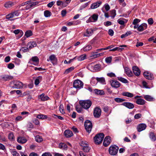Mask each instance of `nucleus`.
Listing matches in <instances>:
<instances>
[{"instance_id": "nucleus-60", "label": "nucleus", "mask_w": 156, "mask_h": 156, "mask_svg": "<svg viewBox=\"0 0 156 156\" xmlns=\"http://www.w3.org/2000/svg\"><path fill=\"white\" fill-rule=\"evenodd\" d=\"M9 140H12L14 139V135L13 133H10L9 135Z\"/></svg>"}, {"instance_id": "nucleus-37", "label": "nucleus", "mask_w": 156, "mask_h": 156, "mask_svg": "<svg viewBox=\"0 0 156 156\" xmlns=\"http://www.w3.org/2000/svg\"><path fill=\"white\" fill-rule=\"evenodd\" d=\"M118 79L123 83H128V81L126 79L121 77H118Z\"/></svg>"}, {"instance_id": "nucleus-54", "label": "nucleus", "mask_w": 156, "mask_h": 156, "mask_svg": "<svg viewBox=\"0 0 156 156\" xmlns=\"http://www.w3.org/2000/svg\"><path fill=\"white\" fill-rule=\"evenodd\" d=\"M89 2L85 3L84 4L82 5L80 7V9L81 10L87 7L89 5Z\"/></svg>"}, {"instance_id": "nucleus-7", "label": "nucleus", "mask_w": 156, "mask_h": 156, "mask_svg": "<svg viewBox=\"0 0 156 156\" xmlns=\"http://www.w3.org/2000/svg\"><path fill=\"white\" fill-rule=\"evenodd\" d=\"M93 114L95 118H99L101 114V109L98 107L95 108L94 110Z\"/></svg>"}, {"instance_id": "nucleus-62", "label": "nucleus", "mask_w": 156, "mask_h": 156, "mask_svg": "<svg viewBox=\"0 0 156 156\" xmlns=\"http://www.w3.org/2000/svg\"><path fill=\"white\" fill-rule=\"evenodd\" d=\"M104 6L106 11H108L110 9V7L108 4H105Z\"/></svg>"}, {"instance_id": "nucleus-13", "label": "nucleus", "mask_w": 156, "mask_h": 156, "mask_svg": "<svg viewBox=\"0 0 156 156\" xmlns=\"http://www.w3.org/2000/svg\"><path fill=\"white\" fill-rule=\"evenodd\" d=\"M144 75L145 77L149 80H152L154 78L153 75L148 72H144Z\"/></svg>"}, {"instance_id": "nucleus-24", "label": "nucleus", "mask_w": 156, "mask_h": 156, "mask_svg": "<svg viewBox=\"0 0 156 156\" xmlns=\"http://www.w3.org/2000/svg\"><path fill=\"white\" fill-rule=\"evenodd\" d=\"M65 136L67 137H69L72 136L73 134L72 132L69 130H66L64 133Z\"/></svg>"}, {"instance_id": "nucleus-41", "label": "nucleus", "mask_w": 156, "mask_h": 156, "mask_svg": "<svg viewBox=\"0 0 156 156\" xmlns=\"http://www.w3.org/2000/svg\"><path fill=\"white\" fill-rule=\"evenodd\" d=\"M98 52H92L91 55H92L90 56L91 58H96L98 56H100L102 53H99L97 54H94L98 53Z\"/></svg>"}, {"instance_id": "nucleus-8", "label": "nucleus", "mask_w": 156, "mask_h": 156, "mask_svg": "<svg viewBox=\"0 0 156 156\" xmlns=\"http://www.w3.org/2000/svg\"><path fill=\"white\" fill-rule=\"evenodd\" d=\"M20 14V12L18 11L13 12L6 16V18L9 20L15 16H18Z\"/></svg>"}, {"instance_id": "nucleus-30", "label": "nucleus", "mask_w": 156, "mask_h": 156, "mask_svg": "<svg viewBox=\"0 0 156 156\" xmlns=\"http://www.w3.org/2000/svg\"><path fill=\"white\" fill-rule=\"evenodd\" d=\"M96 80L97 81L101 83L102 84H105V80L104 77H97Z\"/></svg>"}, {"instance_id": "nucleus-29", "label": "nucleus", "mask_w": 156, "mask_h": 156, "mask_svg": "<svg viewBox=\"0 0 156 156\" xmlns=\"http://www.w3.org/2000/svg\"><path fill=\"white\" fill-rule=\"evenodd\" d=\"M145 101L141 98L137 99L136 101V103L139 105H143L145 104Z\"/></svg>"}, {"instance_id": "nucleus-39", "label": "nucleus", "mask_w": 156, "mask_h": 156, "mask_svg": "<svg viewBox=\"0 0 156 156\" xmlns=\"http://www.w3.org/2000/svg\"><path fill=\"white\" fill-rule=\"evenodd\" d=\"M144 98L149 101H152L154 100V98L151 96L148 95H146L144 96Z\"/></svg>"}, {"instance_id": "nucleus-3", "label": "nucleus", "mask_w": 156, "mask_h": 156, "mask_svg": "<svg viewBox=\"0 0 156 156\" xmlns=\"http://www.w3.org/2000/svg\"><path fill=\"white\" fill-rule=\"evenodd\" d=\"M119 147L115 145L111 146L109 149V154L112 155H116L118 151Z\"/></svg>"}, {"instance_id": "nucleus-17", "label": "nucleus", "mask_w": 156, "mask_h": 156, "mask_svg": "<svg viewBox=\"0 0 156 156\" xmlns=\"http://www.w3.org/2000/svg\"><path fill=\"white\" fill-rule=\"evenodd\" d=\"M147 126L145 124L141 123L139 124L137 127V130L138 132H140L146 128Z\"/></svg>"}, {"instance_id": "nucleus-31", "label": "nucleus", "mask_w": 156, "mask_h": 156, "mask_svg": "<svg viewBox=\"0 0 156 156\" xmlns=\"http://www.w3.org/2000/svg\"><path fill=\"white\" fill-rule=\"evenodd\" d=\"M36 117L37 119H41L42 120L48 118L47 115L42 114L38 115Z\"/></svg>"}, {"instance_id": "nucleus-55", "label": "nucleus", "mask_w": 156, "mask_h": 156, "mask_svg": "<svg viewBox=\"0 0 156 156\" xmlns=\"http://www.w3.org/2000/svg\"><path fill=\"white\" fill-rule=\"evenodd\" d=\"M15 66L12 63H9L8 65V68L10 69H12L14 68Z\"/></svg>"}, {"instance_id": "nucleus-9", "label": "nucleus", "mask_w": 156, "mask_h": 156, "mask_svg": "<svg viewBox=\"0 0 156 156\" xmlns=\"http://www.w3.org/2000/svg\"><path fill=\"white\" fill-rule=\"evenodd\" d=\"M98 16V14H94L87 20L86 22L89 23L91 22H95L97 20Z\"/></svg>"}, {"instance_id": "nucleus-28", "label": "nucleus", "mask_w": 156, "mask_h": 156, "mask_svg": "<svg viewBox=\"0 0 156 156\" xmlns=\"http://www.w3.org/2000/svg\"><path fill=\"white\" fill-rule=\"evenodd\" d=\"M127 22L126 20L125 19L120 18L117 20V22L120 25H124L125 23H126Z\"/></svg>"}, {"instance_id": "nucleus-16", "label": "nucleus", "mask_w": 156, "mask_h": 156, "mask_svg": "<svg viewBox=\"0 0 156 156\" xmlns=\"http://www.w3.org/2000/svg\"><path fill=\"white\" fill-rule=\"evenodd\" d=\"M147 24L146 23H143L138 26V30L140 32L142 31L147 29Z\"/></svg>"}, {"instance_id": "nucleus-36", "label": "nucleus", "mask_w": 156, "mask_h": 156, "mask_svg": "<svg viewBox=\"0 0 156 156\" xmlns=\"http://www.w3.org/2000/svg\"><path fill=\"white\" fill-rule=\"evenodd\" d=\"M149 137L152 141H154L156 140V137L153 133L151 132L150 133Z\"/></svg>"}, {"instance_id": "nucleus-50", "label": "nucleus", "mask_w": 156, "mask_h": 156, "mask_svg": "<svg viewBox=\"0 0 156 156\" xmlns=\"http://www.w3.org/2000/svg\"><path fill=\"white\" fill-rule=\"evenodd\" d=\"M83 150L84 151L86 152H88L90 150V149L88 146V145H87L86 146H84L83 147Z\"/></svg>"}, {"instance_id": "nucleus-20", "label": "nucleus", "mask_w": 156, "mask_h": 156, "mask_svg": "<svg viewBox=\"0 0 156 156\" xmlns=\"http://www.w3.org/2000/svg\"><path fill=\"white\" fill-rule=\"evenodd\" d=\"M132 69L133 73L135 75L139 76L140 74V71L138 67L136 66H133Z\"/></svg>"}, {"instance_id": "nucleus-47", "label": "nucleus", "mask_w": 156, "mask_h": 156, "mask_svg": "<svg viewBox=\"0 0 156 156\" xmlns=\"http://www.w3.org/2000/svg\"><path fill=\"white\" fill-rule=\"evenodd\" d=\"M11 153L13 156H20L19 154L15 150L11 151Z\"/></svg>"}, {"instance_id": "nucleus-42", "label": "nucleus", "mask_w": 156, "mask_h": 156, "mask_svg": "<svg viewBox=\"0 0 156 156\" xmlns=\"http://www.w3.org/2000/svg\"><path fill=\"white\" fill-rule=\"evenodd\" d=\"M35 140L38 142H40L43 141V139L42 137L39 135H37L35 136Z\"/></svg>"}, {"instance_id": "nucleus-10", "label": "nucleus", "mask_w": 156, "mask_h": 156, "mask_svg": "<svg viewBox=\"0 0 156 156\" xmlns=\"http://www.w3.org/2000/svg\"><path fill=\"white\" fill-rule=\"evenodd\" d=\"M30 62L31 64L35 66L38 65L39 63V60L37 56L33 57L30 60Z\"/></svg>"}, {"instance_id": "nucleus-14", "label": "nucleus", "mask_w": 156, "mask_h": 156, "mask_svg": "<svg viewBox=\"0 0 156 156\" xmlns=\"http://www.w3.org/2000/svg\"><path fill=\"white\" fill-rule=\"evenodd\" d=\"M120 47H115L112 49H110L109 50V51H122L124 48H123V47H126V45H120L119 46Z\"/></svg>"}, {"instance_id": "nucleus-64", "label": "nucleus", "mask_w": 156, "mask_h": 156, "mask_svg": "<svg viewBox=\"0 0 156 156\" xmlns=\"http://www.w3.org/2000/svg\"><path fill=\"white\" fill-rule=\"evenodd\" d=\"M29 48H28L27 47H23L20 49V51H21L23 52H26L28 51Z\"/></svg>"}, {"instance_id": "nucleus-45", "label": "nucleus", "mask_w": 156, "mask_h": 156, "mask_svg": "<svg viewBox=\"0 0 156 156\" xmlns=\"http://www.w3.org/2000/svg\"><path fill=\"white\" fill-rule=\"evenodd\" d=\"M74 69L73 66H72L69 68L67 69L65 71L64 73L65 74H68L71 71H73Z\"/></svg>"}, {"instance_id": "nucleus-27", "label": "nucleus", "mask_w": 156, "mask_h": 156, "mask_svg": "<svg viewBox=\"0 0 156 156\" xmlns=\"http://www.w3.org/2000/svg\"><path fill=\"white\" fill-rule=\"evenodd\" d=\"M2 77L3 80L6 81H9L13 79V77L12 76L8 75H5L2 76Z\"/></svg>"}, {"instance_id": "nucleus-25", "label": "nucleus", "mask_w": 156, "mask_h": 156, "mask_svg": "<svg viewBox=\"0 0 156 156\" xmlns=\"http://www.w3.org/2000/svg\"><path fill=\"white\" fill-rule=\"evenodd\" d=\"M93 33V31L91 29H87L86 31L84 34V36L89 37Z\"/></svg>"}, {"instance_id": "nucleus-4", "label": "nucleus", "mask_w": 156, "mask_h": 156, "mask_svg": "<svg viewBox=\"0 0 156 156\" xmlns=\"http://www.w3.org/2000/svg\"><path fill=\"white\" fill-rule=\"evenodd\" d=\"M84 126L87 131L89 133L91 131L92 127L91 122L88 120L86 121L84 123Z\"/></svg>"}, {"instance_id": "nucleus-38", "label": "nucleus", "mask_w": 156, "mask_h": 156, "mask_svg": "<svg viewBox=\"0 0 156 156\" xmlns=\"http://www.w3.org/2000/svg\"><path fill=\"white\" fill-rule=\"evenodd\" d=\"M92 48V47L91 45H88L83 48V50L84 51H88L91 50Z\"/></svg>"}, {"instance_id": "nucleus-58", "label": "nucleus", "mask_w": 156, "mask_h": 156, "mask_svg": "<svg viewBox=\"0 0 156 156\" xmlns=\"http://www.w3.org/2000/svg\"><path fill=\"white\" fill-rule=\"evenodd\" d=\"M112 16L113 18H114L116 15V11L115 9L112 10L111 11Z\"/></svg>"}, {"instance_id": "nucleus-57", "label": "nucleus", "mask_w": 156, "mask_h": 156, "mask_svg": "<svg viewBox=\"0 0 156 156\" xmlns=\"http://www.w3.org/2000/svg\"><path fill=\"white\" fill-rule=\"evenodd\" d=\"M87 145V142L86 141H82L81 142L80 145L83 147L84 146H85Z\"/></svg>"}, {"instance_id": "nucleus-51", "label": "nucleus", "mask_w": 156, "mask_h": 156, "mask_svg": "<svg viewBox=\"0 0 156 156\" xmlns=\"http://www.w3.org/2000/svg\"><path fill=\"white\" fill-rule=\"evenodd\" d=\"M107 76L110 77H116L115 74L112 72L108 73L107 74Z\"/></svg>"}, {"instance_id": "nucleus-44", "label": "nucleus", "mask_w": 156, "mask_h": 156, "mask_svg": "<svg viewBox=\"0 0 156 156\" xmlns=\"http://www.w3.org/2000/svg\"><path fill=\"white\" fill-rule=\"evenodd\" d=\"M44 14L45 17H48L51 15V13L48 10H46L44 11Z\"/></svg>"}, {"instance_id": "nucleus-43", "label": "nucleus", "mask_w": 156, "mask_h": 156, "mask_svg": "<svg viewBox=\"0 0 156 156\" xmlns=\"http://www.w3.org/2000/svg\"><path fill=\"white\" fill-rule=\"evenodd\" d=\"M32 35V32L30 30H28L26 31L25 33V35L27 37H28Z\"/></svg>"}, {"instance_id": "nucleus-19", "label": "nucleus", "mask_w": 156, "mask_h": 156, "mask_svg": "<svg viewBox=\"0 0 156 156\" xmlns=\"http://www.w3.org/2000/svg\"><path fill=\"white\" fill-rule=\"evenodd\" d=\"M102 2L101 1L98 2L94 3L91 4L90 6V9H94L99 7L101 4Z\"/></svg>"}, {"instance_id": "nucleus-1", "label": "nucleus", "mask_w": 156, "mask_h": 156, "mask_svg": "<svg viewBox=\"0 0 156 156\" xmlns=\"http://www.w3.org/2000/svg\"><path fill=\"white\" fill-rule=\"evenodd\" d=\"M80 104L85 109H88L91 106L92 102L90 100H82L80 101Z\"/></svg>"}, {"instance_id": "nucleus-40", "label": "nucleus", "mask_w": 156, "mask_h": 156, "mask_svg": "<svg viewBox=\"0 0 156 156\" xmlns=\"http://www.w3.org/2000/svg\"><path fill=\"white\" fill-rule=\"evenodd\" d=\"M42 78V77L41 76H39L38 77H37L35 80V84L36 85H37L40 83V80H41Z\"/></svg>"}, {"instance_id": "nucleus-56", "label": "nucleus", "mask_w": 156, "mask_h": 156, "mask_svg": "<svg viewBox=\"0 0 156 156\" xmlns=\"http://www.w3.org/2000/svg\"><path fill=\"white\" fill-rule=\"evenodd\" d=\"M33 122L36 125H39L40 124V122L37 119H34Z\"/></svg>"}, {"instance_id": "nucleus-22", "label": "nucleus", "mask_w": 156, "mask_h": 156, "mask_svg": "<svg viewBox=\"0 0 156 156\" xmlns=\"http://www.w3.org/2000/svg\"><path fill=\"white\" fill-rule=\"evenodd\" d=\"M37 45L36 42L35 41H30L27 44V47L29 49H30L32 48L35 47Z\"/></svg>"}, {"instance_id": "nucleus-35", "label": "nucleus", "mask_w": 156, "mask_h": 156, "mask_svg": "<svg viewBox=\"0 0 156 156\" xmlns=\"http://www.w3.org/2000/svg\"><path fill=\"white\" fill-rule=\"evenodd\" d=\"M59 147L60 149L65 150L67 148V145L64 143H60L59 144Z\"/></svg>"}, {"instance_id": "nucleus-34", "label": "nucleus", "mask_w": 156, "mask_h": 156, "mask_svg": "<svg viewBox=\"0 0 156 156\" xmlns=\"http://www.w3.org/2000/svg\"><path fill=\"white\" fill-rule=\"evenodd\" d=\"M13 5V4L12 2H9L5 3L4 4V6L5 8L8 9L12 7Z\"/></svg>"}, {"instance_id": "nucleus-23", "label": "nucleus", "mask_w": 156, "mask_h": 156, "mask_svg": "<svg viewBox=\"0 0 156 156\" xmlns=\"http://www.w3.org/2000/svg\"><path fill=\"white\" fill-rule=\"evenodd\" d=\"M93 91L95 94L99 95H104L105 94L104 91L102 90L94 89V90Z\"/></svg>"}, {"instance_id": "nucleus-18", "label": "nucleus", "mask_w": 156, "mask_h": 156, "mask_svg": "<svg viewBox=\"0 0 156 156\" xmlns=\"http://www.w3.org/2000/svg\"><path fill=\"white\" fill-rule=\"evenodd\" d=\"M57 60V59L55 57V56L54 55H50L49 57V58L47 59V61L48 62L50 61L51 63L54 64L55 63Z\"/></svg>"}, {"instance_id": "nucleus-12", "label": "nucleus", "mask_w": 156, "mask_h": 156, "mask_svg": "<svg viewBox=\"0 0 156 156\" xmlns=\"http://www.w3.org/2000/svg\"><path fill=\"white\" fill-rule=\"evenodd\" d=\"M111 141V137L109 136H106L104 139L103 145L105 147H107L110 144Z\"/></svg>"}, {"instance_id": "nucleus-5", "label": "nucleus", "mask_w": 156, "mask_h": 156, "mask_svg": "<svg viewBox=\"0 0 156 156\" xmlns=\"http://www.w3.org/2000/svg\"><path fill=\"white\" fill-rule=\"evenodd\" d=\"M13 83L14 86L12 87V88L16 89H20L23 87V83L19 81H14L10 83Z\"/></svg>"}, {"instance_id": "nucleus-59", "label": "nucleus", "mask_w": 156, "mask_h": 156, "mask_svg": "<svg viewBox=\"0 0 156 156\" xmlns=\"http://www.w3.org/2000/svg\"><path fill=\"white\" fill-rule=\"evenodd\" d=\"M30 4L31 5V8H33L35 5H37L38 4V2H36Z\"/></svg>"}, {"instance_id": "nucleus-49", "label": "nucleus", "mask_w": 156, "mask_h": 156, "mask_svg": "<svg viewBox=\"0 0 156 156\" xmlns=\"http://www.w3.org/2000/svg\"><path fill=\"white\" fill-rule=\"evenodd\" d=\"M101 68V66L99 64H96L94 66V69L96 71L99 70Z\"/></svg>"}, {"instance_id": "nucleus-63", "label": "nucleus", "mask_w": 156, "mask_h": 156, "mask_svg": "<svg viewBox=\"0 0 156 156\" xmlns=\"http://www.w3.org/2000/svg\"><path fill=\"white\" fill-rule=\"evenodd\" d=\"M141 114L140 113L136 114L134 115V118L137 119L140 118L141 117Z\"/></svg>"}, {"instance_id": "nucleus-11", "label": "nucleus", "mask_w": 156, "mask_h": 156, "mask_svg": "<svg viewBox=\"0 0 156 156\" xmlns=\"http://www.w3.org/2000/svg\"><path fill=\"white\" fill-rule=\"evenodd\" d=\"M110 83L111 86L115 88L119 87L121 86V84L118 81L115 80H112L110 81Z\"/></svg>"}, {"instance_id": "nucleus-32", "label": "nucleus", "mask_w": 156, "mask_h": 156, "mask_svg": "<svg viewBox=\"0 0 156 156\" xmlns=\"http://www.w3.org/2000/svg\"><path fill=\"white\" fill-rule=\"evenodd\" d=\"M86 54H83L77 58V59L78 61H82L86 59Z\"/></svg>"}, {"instance_id": "nucleus-26", "label": "nucleus", "mask_w": 156, "mask_h": 156, "mask_svg": "<svg viewBox=\"0 0 156 156\" xmlns=\"http://www.w3.org/2000/svg\"><path fill=\"white\" fill-rule=\"evenodd\" d=\"M17 141L18 142L23 144L25 143L27 141V139L24 137H20L18 138Z\"/></svg>"}, {"instance_id": "nucleus-33", "label": "nucleus", "mask_w": 156, "mask_h": 156, "mask_svg": "<svg viewBox=\"0 0 156 156\" xmlns=\"http://www.w3.org/2000/svg\"><path fill=\"white\" fill-rule=\"evenodd\" d=\"M122 95L124 96L127 97L129 98H132L134 96V95L133 94L129 92H123L122 94Z\"/></svg>"}, {"instance_id": "nucleus-6", "label": "nucleus", "mask_w": 156, "mask_h": 156, "mask_svg": "<svg viewBox=\"0 0 156 156\" xmlns=\"http://www.w3.org/2000/svg\"><path fill=\"white\" fill-rule=\"evenodd\" d=\"M73 87L76 88L80 89L82 88L83 86V82L79 80H76L73 83Z\"/></svg>"}, {"instance_id": "nucleus-46", "label": "nucleus", "mask_w": 156, "mask_h": 156, "mask_svg": "<svg viewBox=\"0 0 156 156\" xmlns=\"http://www.w3.org/2000/svg\"><path fill=\"white\" fill-rule=\"evenodd\" d=\"M114 100L117 103H120L125 101V100L119 98H116L114 99Z\"/></svg>"}, {"instance_id": "nucleus-61", "label": "nucleus", "mask_w": 156, "mask_h": 156, "mask_svg": "<svg viewBox=\"0 0 156 156\" xmlns=\"http://www.w3.org/2000/svg\"><path fill=\"white\" fill-rule=\"evenodd\" d=\"M126 73L128 76H131L133 75V73L131 70L128 71Z\"/></svg>"}, {"instance_id": "nucleus-21", "label": "nucleus", "mask_w": 156, "mask_h": 156, "mask_svg": "<svg viewBox=\"0 0 156 156\" xmlns=\"http://www.w3.org/2000/svg\"><path fill=\"white\" fill-rule=\"evenodd\" d=\"M49 97L46 95H45L44 93H42L38 96V99L41 101H45L49 99Z\"/></svg>"}, {"instance_id": "nucleus-2", "label": "nucleus", "mask_w": 156, "mask_h": 156, "mask_svg": "<svg viewBox=\"0 0 156 156\" xmlns=\"http://www.w3.org/2000/svg\"><path fill=\"white\" fill-rule=\"evenodd\" d=\"M104 135L103 133H101L97 134L94 137L95 143L98 144L101 143L103 140Z\"/></svg>"}, {"instance_id": "nucleus-52", "label": "nucleus", "mask_w": 156, "mask_h": 156, "mask_svg": "<svg viewBox=\"0 0 156 156\" xmlns=\"http://www.w3.org/2000/svg\"><path fill=\"white\" fill-rule=\"evenodd\" d=\"M140 21V20L138 19H135L134 20L133 22V25L137 24Z\"/></svg>"}, {"instance_id": "nucleus-53", "label": "nucleus", "mask_w": 156, "mask_h": 156, "mask_svg": "<svg viewBox=\"0 0 156 156\" xmlns=\"http://www.w3.org/2000/svg\"><path fill=\"white\" fill-rule=\"evenodd\" d=\"M147 22L148 24L149 25H151L153 24L154 23L153 19L151 18H149L147 20Z\"/></svg>"}, {"instance_id": "nucleus-15", "label": "nucleus", "mask_w": 156, "mask_h": 156, "mask_svg": "<svg viewBox=\"0 0 156 156\" xmlns=\"http://www.w3.org/2000/svg\"><path fill=\"white\" fill-rule=\"evenodd\" d=\"M122 105L129 109H133L134 107L133 104L129 102H123Z\"/></svg>"}, {"instance_id": "nucleus-48", "label": "nucleus", "mask_w": 156, "mask_h": 156, "mask_svg": "<svg viewBox=\"0 0 156 156\" xmlns=\"http://www.w3.org/2000/svg\"><path fill=\"white\" fill-rule=\"evenodd\" d=\"M112 56H110L108 57H107L105 59V61L107 63H110L111 62L112 60Z\"/></svg>"}]
</instances>
